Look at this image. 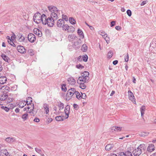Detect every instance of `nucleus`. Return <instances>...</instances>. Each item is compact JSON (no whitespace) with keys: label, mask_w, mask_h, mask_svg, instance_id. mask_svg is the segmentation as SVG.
Wrapping results in <instances>:
<instances>
[{"label":"nucleus","mask_w":156,"mask_h":156,"mask_svg":"<svg viewBox=\"0 0 156 156\" xmlns=\"http://www.w3.org/2000/svg\"><path fill=\"white\" fill-rule=\"evenodd\" d=\"M48 9L51 12L50 17H48L46 22V24H47L48 26L50 27H52L54 24V21L58 18V9L55 6H50L48 7Z\"/></svg>","instance_id":"1"},{"label":"nucleus","mask_w":156,"mask_h":156,"mask_svg":"<svg viewBox=\"0 0 156 156\" xmlns=\"http://www.w3.org/2000/svg\"><path fill=\"white\" fill-rule=\"evenodd\" d=\"M76 91L75 88H71L68 90L66 95V99L67 101L71 99L72 96L75 94Z\"/></svg>","instance_id":"2"},{"label":"nucleus","mask_w":156,"mask_h":156,"mask_svg":"<svg viewBox=\"0 0 156 156\" xmlns=\"http://www.w3.org/2000/svg\"><path fill=\"white\" fill-rule=\"evenodd\" d=\"M142 146H143L142 145L140 144L136 149L133 151V153L134 156H139L141 154V150L143 148Z\"/></svg>","instance_id":"3"},{"label":"nucleus","mask_w":156,"mask_h":156,"mask_svg":"<svg viewBox=\"0 0 156 156\" xmlns=\"http://www.w3.org/2000/svg\"><path fill=\"white\" fill-rule=\"evenodd\" d=\"M27 107V109L28 110L30 109V110H28V112L30 113L31 115L34 116L37 113V111L35 112L34 110V104L33 103H31Z\"/></svg>","instance_id":"4"},{"label":"nucleus","mask_w":156,"mask_h":156,"mask_svg":"<svg viewBox=\"0 0 156 156\" xmlns=\"http://www.w3.org/2000/svg\"><path fill=\"white\" fill-rule=\"evenodd\" d=\"M41 15L39 13H36L34 14L33 17V20L34 22L37 23H38L41 22L40 17Z\"/></svg>","instance_id":"5"},{"label":"nucleus","mask_w":156,"mask_h":156,"mask_svg":"<svg viewBox=\"0 0 156 156\" xmlns=\"http://www.w3.org/2000/svg\"><path fill=\"white\" fill-rule=\"evenodd\" d=\"M28 39L31 42H34L36 40V36L34 34L32 33H29L28 35Z\"/></svg>","instance_id":"6"},{"label":"nucleus","mask_w":156,"mask_h":156,"mask_svg":"<svg viewBox=\"0 0 156 156\" xmlns=\"http://www.w3.org/2000/svg\"><path fill=\"white\" fill-rule=\"evenodd\" d=\"M7 93V92L4 90L2 93L0 94V100L4 101L7 98L8 95Z\"/></svg>","instance_id":"7"},{"label":"nucleus","mask_w":156,"mask_h":156,"mask_svg":"<svg viewBox=\"0 0 156 156\" xmlns=\"http://www.w3.org/2000/svg\"><path fill=\"white\" fill-rule=\"evenodd\" d=\"M118 156H133L131 152L129 151L124 152H119Z\"/></svg>","instance_id":"8"},{"label":"nucleus","mask_w":156,"mask_h":156,"mask_svg":"<svg viewBox=\"0 0 156 156\" xmlns=\"http://www.w3.org/2000/svg\"><path fill=\"white\" fill-rule=\"evenodd\" d=\"M70 110V107L69 105H67L65 108L64 112L66 115L65 119H67L69 116V111Z\"/></svg>","instance_id":"9"},{"label":"nucleus","mask_w":156,"mask_h":156,"mask_svg":"<svg viewBox=\"0 0 156 156\" xmlns=\"http://www.w3.org/2000/svg\"><path fill=\"white\" fill-rule=\"evenodd\" d=\"M128 92L129 99L133 102H135V99L133 93L130 90L128 91Z\"/></svg>","instance_id":"10"},{"label":"nucleus","mask_w":156,"mask_h":156,"mask_svg":"<svg viewBox=\"0 0 156 156\" xmlns=\"http://www.w3.org/2000/svg\"><path fill=\"white\" fill-rule=\"evenodd\" d=\"M17 50L18 51L21 53H25L26 52V49L23 46L19 45L17 47Z\"/></svg>","instance_id":"11"},{"label":"nucleus","mask_w":156,"mask_h":156,"mask_svg":"<svg viewBox=\"0 0 156 156\" xmlns=\"http://www.w3.org/2000/svg\"><path fill=\"white\" fill-rule=\"evenodd\" d=\"M41 20L43 24L46 25V22L48 18L46 15L44 14H43L41 16Z\"/></svg>","instance_id":"12"},{"label":"nucleus","mask_w":156,"mask_h":156,"mask_svg":"<svg viewBox=\"0 0 156 156\" xmlns=\"http://www.w3.org/2000/svg\"><path fill=\"white\" fill-rule=\"evenodd\" d=\"M87 79L86 77H85L82 75V76L79 77L78 80H77L78 83H86Z\"/></svg>","instance_id":"13"},{"label":"nucleus","mask_w":156,"mask_h":156,"mask_svg":"<svg viewBox=\"0 0 156 156\" xmlns=\"http://www.w3.org/2000/svg\"><path fill=\"white\" fill-rule=\"evenodd\" d=\"M64 20L62 19H59L57 22V25L58 27H61L64 24Z\"/></svg>","instance_id":"14"},{"label":"nucleus","mask_w":156,"mask_h":156,"mask_svg":"<svg viewBox=\"0 0 156 156\" xmlns=\"http://www.w3.org/2000/svg\"><path fill=\"white\" fill-rule=\"evenodd\" d=\"M34 32L38 37H40L42 36V33L41 31L37 28H35L34 30Z\"/></svg>","instance_id":"15"},{"label":"nucleus","mask_w":156,"mask_h":156,"mask_svg":"<svg viewBox=\"0 0 156 156\" xmlns=\"http://www.w3.org/2000/svg\"><path fill=\"white\" fill-rule=\"evenodd\" d=\"M154 146L153 144H149L147 148V150L149 152H152L154 150Z\"/></svg>","instance_id":"16"},{"label":"nucleus","mask_w":156,"mask_h":156,"mask_svg":"<svg viewBox=\"0 0 156 156\" xmlns=\"http://www.w3.org/2000/svg\"><path fill=\"white\" fill-rule=\"evenodd\" d=\"M68 81L69 83L71 85H74L76 83L75 80L73 77L68 78Z\"/></svg>","instance_id":"17"},{"label":"nucleus","mask_w":156,"mask_h":156,"mask_svg":"<svg viewBox=\"0 0 156 156\" xmlns=\"http://www.w3.org/2000/svg\"><path fill=\"white\" fill-rule=\"evenodd\" d=\"M1 56L5 61L6 62H9L10 59L8 56L5 55L4 54H2L1 55Z\"/></svg>","instance_id":"18"},{"label":"nucleus","mask_w":156,"mask_h":156,"mask_svg":"<svg viewBox=\"0 0 156 156\" xmlns=\"http://www.w3.org/2000/svg\"><path fill=\"white\" fill-rule=\"evenodd\" d=\"M17 37L19 38V40L20 42L23 41L25 40L24 37L23 36V35L21 34H18L17 36Z\"/></svg>","instance_id":"19"},{"label":"nucleus","mask_w":156,"mask_h":156,"mask_svg":"<svg viewBox=\"0 0 156 156\" xmlns=\"http://www.w3.org/2000/svg\"><path fill=\"white\" fill-rule=\"evenodd\" d=\"M7 81V79L5 76L0 77V84H3Z\"/></svg>","instance_id":"20"},{"label":"nucleus","mask_w":156,"mask_h":156,"mask_svg":"<svg viewBox=\"0 0 156 156\" xmlns=\"http://www.w3.org/2000/svg\"><path fill=\"white\" fill-rule=\"evenodd\" d=\"M15 140V139L14 138L12 137H8L6 138L5 139V141L9 143L13 142H14Z\"/></svg>","instance_id":"21"},{"label":"nucleus","mask_w":156,"mask_h":156,"mask_svg":"<svg viewBox=\"0 0 156 156\" xmlns=\"http://www.w3.org/2000/svg\"><path fill=\"white\" fill-rule=\"evenodd\" d=\"M77 33L79 35L80 37H81L82 38H84L83 33L81 30L80 29H78L77 30Z\"/></svg>","instance_id":"22"},{"label":"nucleus","mask_w":156,"mask_h":156,"mask_svg":"<svg viewBox=\"0 0 156 156\" xmlns=\"http://www.w3.org/2000/svg\"><path fill=\"white\" fill-rule=\"evenodd\" d=\"M76 37V36L73 34H69L68 36V39L70 41H72Z\"/></svg>","instance_id":"23"},{"label":"nucleus","mask_w":156,"mask_h":156,"mask_svg":"<svg viewBox=\"0 0 156 156\" xmlns=\"http://www.w3.org/2000/svg\"><path fill=\"white\" fill-rule=\"evenodd\" d=\"M21 118L23 121L26 120L28 118V116L27 113H26L22 115Z\"/></svg>","instance_id":"24"},{"label":"nucleus","mask_w":156,"mask_h":156,"mask_svg":"<svg viewBox=\"0 0 156 156\" xmlns=\"http://www.w3.org/2000/svg\"><path fill=\"white\" fill-rule=\"evenodd\" d=\"M80 41H76L74 42V45L76 47L75 48L76 49H77L79 48L80 47Z\"/></svg>","instance_id":"25"},{"label":"nucleus","mask_w":156,"mask_h":156,"mask_svg":"<svg viewBox=\"0 0 156 156\" xmlns=\"http://www.w3.org/2000/svg\"><path fill=\"white\" fill-rule=\"evenodd\" d=\"M113 147V145L111 144H108L105 147V149L106 151H109Z\"/></svg>","instance_id":"26"},{"label":"nucleus","mask_w":156,"mask_h":156,"mask_svg":"<svg viewBox=\"0 0 156 156\" xmlns=\"http://www.w3.org/2000/svg\"><path fill=\"white\" fill-rule=\"evenodd\" d=\"M63 116H58L55 117V119L57 121H63L64 119Z\"/></svg>","instance_id":"27"},{"label":"nucleus","mask_w":156,"mask_h":156,"mask_svg":"<svg viewBox=\"0 0 156 156\" xmlns=\"http://www.w3.org/2000/svg\"><path fill=\"white\" fill-rule=\"evenodd\" d=\"M1 154H2V155H5V156H8L9 153L6 149L2 150L1 151Z\"/></svg>","instance_id":"28"},{"label":"nucleus","mask_w":156,"mask_h":156,"mask_svg":"<svg viewBox=\"0 0 156 156\" xmlns=\"http://www.w3.org/2000/svg\"><path fill=\"white\" fill-rule=\"evenodd\" d=\"M122 128L121 127H118L117 126H113L112 128V130L114 131H120L121 130Z\"/></svg>","instance_id":"29"},{"label":"nucleus","mask_w":156,"mask_h":156,"mask_svg":"<svg viewBox=\"0 0 156 156\" xmlns=\"http://www.w3.org/2000/svg\"><path fill=\"white\" fill-rule=\"evenodd\" d=\"M69 21L70 23L73 25H74L76 24V21L73 18L70 17L69 19Z\"/></svg>","instance_id":"30"},{"label":"nucleus","mask_w":156,"mask_h":156,"mask_svg":"<svg viewBox=\"0 0 156 156\" xmlns=\"http://www.w3.org/2000/svg\"><path fill=\"white\" fill-rule=\"evenodd\" d=\"M26 105V104H25L23 101H20L18 104V105L19 108H23Z\"/></svg>","instance_id":"31"},{"label":"nucleus","mask_w":156,"mask_h":156,"mask_svg":"<svg viewBox=\"0 0 156 156\" xmlns=\"http://www.w3.org/2000/svg\"><path fill=\"white\" fill-rule=\"evenodd\" d=\"M87 49V47L86 44H83L81 48V50L83 51H86Z\"/></svg>","instance_id":"32"},{"label":"nucleus","mask_w":156,"mask_h":156,"mask_svg":"<svg viewBox=\"0 0 156 156\" xmlns=\"http://www.w3.org/2000/svg\"><path fill=\"white\" fill-rule=\"evenodd\" d=\"M58 106L59 107V110H60L64 108V104L60 102L58 104Z\"/></svg>","instance_id":"33"},{"label":"nucleus","mask_w":156,"mask_h":156,"mask_svg":"<svg viewBox=\"0 0 156 156\" xmlns=\"http://www.w3.org/2000/svg\"><path fill=\"white\" fill-rule=\"evenodd\" d=\"M75 30V28L72 26H70L69 27V30L68 31V32H72L73 33Z\"/></svg>","instance_id":"34"},{"label":"nucleus","mask_w":156,"mask_h":156,"mask_svg":"<svg viewBox=\"0 0 156 156\" xmlns=\"http://www.w3.org/2000/svg\"><path fill=\"white\" fill-rule=\"evenodd\" d=\"M156 47V40H153L151 43L150 47L154 48V47Z\"/></svg>","instance_id":"35"},{"label":"nucleus","mask_w":156,"mask_h":156,"mask_svg":"<svg viewBox=\"0 0 156 156\" xmlns=\"http://www.w3.org/2000/svg\"><path fill=\"white\" fill-rule=\"evenodd\" d=\"M69 26L68 25H67V24L64 25H64H63V26H62V27L63 30H65V31L66 30H68V31L69 30Z\"/></svg>","instance_id":"36"},{"label":"nucleus","mask_w":156,"mask_h":156,"mask_svg":"<svg viewBox=\"0 0 156 156\" xmlns=\"http://www.w3.org/2000/svg\"><path fill=\"white\" fill-rule=\"evenodd\" d=\"M149 134L148 132H142L140 133V135L142 136H145Z\"/></svg>","instance_id":"37"},{"label":"nucleus","mask_w":156,"mask_h":156,"mask_svg":"<svg viewBox=\"0 0 156 156\" xmlns=\"http://www.w3.org/2000/svg\"><path fill=\"white\" fill-rule=\"evenodd\" d=\"M79 83L80 84V87L83 89H84L86 88V85L84 83Z\"/></svg>","instance_id":"38"},{"label":"nucleus","mask_w":156,"mask_h":156,"mask_svg":"<svg viewBox=\"0 0 156 156\" xmlns=\"http://www.w3.org/2000/svg\"><path fill=\"white\" fill-rule=\"evenodd\" d=\"M76 98L79 100L81 99V95L79 92L77 91H76L75 94Z\"/></svg>","instance_id":"39"},{"label":"nucleus","mask_w":156,"mask_h":156,"mask_svg":"<svg viewBox=\"0 0 156 156\" xmlns=\"http://www.w3.org/2000/svg\"><path fill=\"white\" fill-rule=\"evenodd\" d=\"M82 74H83V75H82V76L85 77H86V79H87V77H88L89 75V73L87 71H84Z\"/></svg>","instance_id":"40"},{"label":"nucleus","mask_w":156,"mask_h":156,"mask_svg":"<svg viewBox=\"0 0 156 156\" xmlns=\"http://www.w3.org/2000/svg\"><path fill=\"white\" fill-rule=\"evenodd\" d=\"M113 55V53L112 51H110L108 53L107 57L109 58H111Z\"/></svg>","instance_id":"41"},{"label":"nucleus","mask_w":156,"mask_h":156,"mask_svg":"<svg viewBox=\"0 0 156 156\" xmlns=\"http://www.w3.org/2000/svg\"><path fill=\"white\" fill-rule=\"evenodd\" d=\"M82 58H83V60L85 62H87V59L88 58V57L87 55H83L82 56Z\"/></svg>","instance_id":"42"},{"label":"nucleus","mask_w":156,"mask_h":156,"mask_svg":"<svg viewBox=\"0 0 156 156\" xmlns=\"http://www.w3.org/2000/svg\"><path fill=\"white\" fill-rule=\"evenodd\" d=\"M66 85L63 84L62 85L61 89L62 90L66 92L67 90L66 88Z\"/></svg>","instance_id":"43"},{"label":"nucleus","mask_w":156,"mask_h":156,"mask_svg":"<svg viewBox=\"0 0 156 156\" xmlns=\"http://www.w3.org/2000/svg\"><path fill=\"white\" fill-rule=\"evenodd\" d=\"M1 108L5 110L6 112H8L9 110V108L6 106H2Z\"/></svg>","instance_id":"44"},{"label":"nucleus","mask_w":156,"mask_h":156,"mask_svg":"<svg viewBox=\"0 0 156 156\" xmlns=\"http://www.w3.org/2000/svg\"><path fill=\"white\" fill-rule=\"evenodd\" d=\"M76 67L78 69H82L84 68V66L81 64H78L76 65Z\"/></svg>","instance_id":"45"},{"label":"nucleus","mask_w":156,"mask_h":156,"mask_svg":"<svg viewBox=\"0 0 156 156\" xmlns=\"http://www.w3.org/2000/svg\"><path fill=\"white\" fill-rule=\"evenodd\" d=\"M35 151L38 153L40 154L42 152V150L41 149L37 148V147H35Z\"/></svg>","instance_id":"46"},{"label":"nucleus","mask_w":156,"mask_h":156,"mask_svg":"<svg viewBox=\"0 0 156 156\" xmlns=\"http://www.w3.org/2000/svg\"><path fill=\"white\" fill-rule=\"evenodd\" d=\"M62 20H64L66 21H67L68 20V17L66 15H62Z\"/></svg>","instance_id":"47"},{"label":"nucleus","mask_w":156,"mask_h":156,"mask_svg":"<svg viewBox=\"0 0 156 156\" xmlns=\"http://www.w3.org/2000/svg\"><path fill=\"white\" fill-rule=\"evenodd\" d=\"M73 107L76 110H78L79 109V107L78 105L76 104H73Z\"/></svg>","instance_id":"48"},{"label":"nucleus","mask_w":156,"mask_h":156,"mask_svg":"<svg viewBox=\"0 0 156 156\" xmlns=\"http://www.w3.org/2000/svg\"><path fill=\"white\" fill-rule=\"evenodd\" d=\"M126 13L129 16H130L132 15V12L130 9H128L127 10Z\"/></svg>","instance_id":"49"},{"label":"nucleus","mask_w":156,"mask_h":156,"mask_svg":"<svg viewBox=\"0 0 156 156\" xmlns=\"http://www.w3.org/2000/svg\"><path fill=\"white\" fill-rule=\"evenodd\" d=\"M105 39L107 42L108 44L110 42V39L109 37H108V36H106V37L105 38Z\"/></svg>","instance_id":"50"},{"label":"nucleus","mask_w":156,"mask_h":156,"mask_svg":"<svg viewBox=\"0 0 156 156\" xmlns=\"http://www.w3.org/2000/svg\"><path fill=\"white\" fill-rule=\"evenodd\" d=\"M145 107L144 105L142 106L140 109V112H144L145 109Z\"/></svg>","instance_id":"51"},{"label":"nucleus","mask_w":156,"mask_h":156,"mask_svg":"<svg viewBox=\"0 0 156 156\" xmlns=\"http://www.w3.org/2000/svg\"><path fill=\"white\" fill-rule=\"evenodd\" d=\"M86 98V95L85 93H81V99H85Z\"/></svg>","instance_id":"52"},{"label":"nucleus","mask_w":156,"mask_h":156,"mask_svg":"<svg viewBox=\"0 0 156 156\" xmlns=\"http://www.w3.org/2000/svg\"><path fill=\"white\" fill-rule=\"evenodd\" d=\"M129 57L128 53H127V55L126 56V57H125V61L126 62H127L129 61Z\"/></svg>","instance_id":"53"},{"label":"nucleus","mask_w":156,"mask_h":156,"mask_svg":"<svg viewBox=\"0 0 156 156\" xmlns=\"http://www.w3.org/2000/svg\"><path fill=\"white\" fill-rule=\"evenodd\" d=\"M28 51L30 55L32 56L34 55V54L33 53V50L32 49H29Z\"/></svg>","instance_id":"54"},{"label":"nucleus","mask_w":156,"mask_h":156,"mask_svg":"<svg viewBox=\"0 0 156 156\" xmlns=\"http://www.w3.org/2000/svg\"><path fill=\"white\" fill-rule=\"evenodd\" d=\"M26 101H28L29 102H30V103L32 102V98L30 97H28L27 98Z\"/></svg>","instance_id":"55"},{"label":"nucleus","mask_w":156,"mask_h":156,"mask_svg":"<svg viewBox=\"0 0 156 156\" xmlns=\"http://www.w3.org/2000/svg\"><path fill=\"white\" fill-rule=\"evenodd\" d=\"M12 37H13V36H12L11 37V39H9V40H8V43L11 45V44H12V43H13L12 41Z\"/></svg>","instance_id":"56"},{"label":"nucleus","mask_w":156,"mask_h":156,"mask_svg":"<svg viewBox=\"0 0 156 156\" xmlns=\"http://www.w3.org/2000/svg\"><path fill=\"white\" fill-rule=\"evenodd\" d=\"M43 107L45 110L46 109H48L49 108L48 105L46 103H45L44 104Z\"/></svg>","instance_id":"57"},{"label":"nucleus","mask_w":156,"mask_h":156,"mask_svg":"<svg viewBox=\"0 0 156 156\" xmlns=\"http://www.w3.org/2000/svg\"><path fill=\"white\" fill-rule=\"evenodd\" d=\"M115 21H112L111 22V27H112L114 26L115 25Z\"/></svg>","instance_id":"58"},{"label":"nucleus","mask_w":156,"mask_h":156,"mask_svg":"<svg viewBox=\"0 0 156 156\" xmlns=\"http://www.w3.org/2000/svg\"><path fill=\"white\" fill-rule=\"evenodd\" d=\"M34 121L37 122H40V120L39 118H35L34 119Z\"/></svg>","instance_id":"59"},{"label":"nucleus","mask_w":156,"mask_h":156,"mask_svg":"<svg viewBox=\"0 0 156 156\" xmlns=\"http://www.w3.org/2000/svg\"><path fill=\"white\" fill-rule=\"evenodd\" d=\"M115 29L118 30H120L121 29V27L119 26H116L115 27Z\"/></svg>","instance_id":"60"},{"label":"nucleus","mask_w":156,"mask_h":156,"mask_svg":"<svg viewBox=\"0 0 156 156\" xmlns=\"http://www.w3.org/2000/svg\"><path fill=\"white\" fill-rule=\"evenodd\" d=\"M147 3V2L146 1H143L140 3L141 6H143L145 5Z\"/></svg>","instance_id":"61"},{"label":"nucleus","mask_w":156,"mask_h":156,"mask_svg":"<svg viewBox=\"0 0 156 156\" xmlns=\"http://www.w3.org/2000/svg\"><path fill=\"white\" fill-rule=\"evenodd\" d=\"M118 63V61L115 60L113 61V64L114 65H116Z\"/></svg>","instance_id":"62"},{"label":"nucleus","mask_w":156,"mask_h":156,"mask_svg":"<svg viewBox=\"0 0 156 156\" xmlns=\"http://www.w3.org/2000/svg\"><path fill=\"white\" fill-rule=\"evenodd\" d=\"M4 89L6 90H7L8 92L9 91V87L6 86L5 88Z\"/></svg>","instance_id":"63"},{"label":"nucleus","mask_w":156,"mask_h":156,"mask_svg":"<svg viewBox=\"0 0 156 156\" xmlns=\"http://www.w3.org/2000/svg\"><path fill=\"white\" fill-rule=\"evenodd\" d=\"M8 101L9 103L12 102L13 101V99L12 98H9L8 99Z\"/></svg>","instance_id":"64"}]
</instances>
